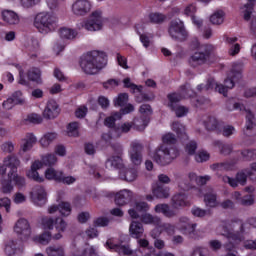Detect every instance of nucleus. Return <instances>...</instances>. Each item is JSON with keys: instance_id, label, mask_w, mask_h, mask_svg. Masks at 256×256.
<instances>
[{"instance_id": "obj_64", "label": "nucleus", "mask_w": 256, "mask_h": 256, "mask_svg": "<svg viewBox=\"0 0 256 256\" xmlns=\"http://www.w3.org/2000/svg\"><path fill=\"white\" fill-rule=\"evenodd\" d=\"M11 179L3 180L2 181V193L7 194L13 191V185H11Z\"/></svg>"}, {"instance_id": "obj_63", "label": "nucleus", "mask_w": 256, "mask_h": 256, "mask_svg": "<svg viewBox=\"0 0 256 256\" xmlns=\"http://www.w3.org/2000/svg\"><path fill=\"white\" fill-rule=\"evenodd\" d=\"M172 111H175L176 117H185V115L189 113V109H187L185 106H174Z\"/></svg>"}, {"instance_id": "obj_23", "label": "nucleus", "mask_w": 256, "mask_h": 256, "mask_svg": "<svg viewBox=\"0 0 256 256\" xmlns=\"http://www.w3.org/2000/svg\"><path fill=\"white\" fill-rule=\"evenodd\" d=\"M59 211L63 217H69L71 215V204L68 202H61L58 206L52 205L48 208V213L53 214Z\"/></svg>"}, {"instance_id": "obj_54", "label": "nucleus", "mask_w": 256, "mask_h": 256, "mask_svg": "<svg viewBox=\"0 0 256 256\" xmlns=\"http://www.w3.org/2000/svg\"><path fill=\"white\" fill-rule=\"evenodd\" d=\"M191 213L193 217H199L200 219H203V217H207L209 215V210L202 209L200 207L194 206L191 209Z\"/></svg>"}, {"instance_id": "obj_16", "label": "nucleus", "mask_w": 256, "mask_h": 256, "mask_svg": "<svg viewBox=\"0 0 256 256\" xmlns=\"http://www.w3.org/2000/svg\"><path fill=\"white\" fill-rule=\"evenodd\" d=\"M102 12L101 10H96L92 12L90 19L85 22L84 28L87 31H100L101 27H103L102 21Z\"/></svg>"}, {"instance_id": "obj_61", "label": "nucleus", "mask_w": 256, "mask_h": 256, "mask_svg": "<svg viewBox=\"0 0 256 256\" xmlns=\"http://www.w3.org/2000/svg\"><path fill=\"white\" fill-rule=\"evenodd\" d=\"M10 98H12L16 105H23V103H25V99L23 98V92L19 90L14 92Z\"/></svg>"}, {"instance_id": "obj_8", "label": "nucleus", "mask_w": 256, "mask_h": 256, "mask_svg": "<svg viewBox=\"0 0 256 256\" xmlns=\"http://www.w3.org/2000/svg\"><path fill=\"white\" fill-rule=\"evenodd\" d=\"M34 27L38 29L39 33H51L57 29V17L47 12H41L34 18Z\"/></svg>"}, {"instance_id": "obj_50", "label": "nucleus", "mask_w": 256, "mask_h": 256, "mask_svg": "<svg viewBox=\"0 0 256 256\" xmlns=\"http://www.w3.org/2000/svg\"><path fill=\"white\" fill-rule=\"evenodd\" d=\"M129 101V94L121 93L113 101L115 107H125V104Z\"/></svg>"}, {"instance_id": "obj_56", "label": "nucleus", "mask_w": 256, "mask_h": 256, "mask_svg": "<svg viewBox=\"0 0 256 256\" xmlns=\"http://www.w3.org/2000/svg\"><path fill=\"white\" fill-rule=\"evenodd\" d=\"M255 204V198H253V195L248 194L242 196V199L240 200L239 205H242L243 207H251V205Z\"/></svg>"}, {"instance_id": "obj_19", "label": "nucleus", "mask_w": 256, "mask_h": 256, "mask_svg": "<svg viewBox=\"0 0 256 256\" xmlns=\"http://www.w3.org/2000/svg\"><path fill=\"white\" fill-rule=\"evenodd\" d=\"M245 111H246V125L244 129V135H246V137H256L255 115H253V112H251V110H245Z\"/></svg>"}, {"instance_id": "obj_1", "label": "nucleus", "mask_w": 256, "mask_h": 256, "mask_svg": "<svg viewBox=\"0 0 256 256\" xmlns=\"http://www.w3.org/2000/svg\"><path fill=\"white\" fill-rule=\"evenodd\" d=\"M105 65H107V54L97 50L84 54L80 61V67L86 75H97Z\"/></svg>"}, {"instance_id": "obj_3", "label": "nucleus", "mask_w": 256, "mask_h": 256, "mask_svg": "<svg viewBox=\"0 0 256 256\" xmlns=\"http://www.w3.org/2000/svg\"><path fill=\"white\" fill-rule=\"evenodd\" d=\"M219 233L222 237L228 239V241H234V243H241L244 239L245 223L241 219H234L228 225H222L219 228Z\"/></svg>"}, {"instance_id": "obj_43", "label": "nucleus", "mask_w": 256, "mask_h": 256, "mask_svg": "<svg viewBox=\"0 0 256 256\" xmlns=\"http://www.w3.org/2000/svg\"><path fill=\"white\" fill-rule=\"evenodd\" d=\"M59 35L61 39H68L69 41H73V39L77 37V31L64 27L59 30Z\"/></svg>"}, {"instance_id": "obj_37", "label": "nucleus", "mask_w": 256, "mask_h": 256, "mask_svg": "<svg viewBox=\"0 0 256 256\" xmlns=\"http://www.w3.org/2000/svg\"><path fill=\"white\" fill-rule=\"evenodd\" d=\"M149 125V117L141 116L140 118H135L132 121V126L136 131H145V127Z\"/></svg>"}, {"instance_id": "obj_40", "label": "nucleus", "mask_w": 256, "mask_h": 256, "mask_svg": "<svg viewBox=\"0 0 256 256\" xmlns=\"http://www.w3.org/2000/svg\"><path fill=\"white\" fill-rule=\"evenodd\" d=\"M27 76L29 81H33L38 85H41V83H43V80L41 79V70L39 68H33L29 70Z\"/></svg>"}, {"instance_id": "obj_20", "label": "nucleus", "mask_w": 256, "mask_h": 256, "mask_svg": "<svg viewBox=\"0 0 256 256\" xmlns=\"http://www.w3.org/2000/svg\"><path fill=\"white\" fill-rule=\"evenodd\" d=\"M131 201H133V192H131V190L124 189L115 195V204L119 207L128 205Z\"/></svg>"}, {"instance_id": "obj_46", "label": "nucleus", "mask_w": 256, "mask_h": 256, "mask_svg": "<svg viewBox=\"0 0 256 256\" xmlns=\"http://www.w3.org/2000/svg\"><path fill=\"white\" fill-rule=\"evenodd\" d=\"M55 139H57V133H55V132L46 133L40 139V145L42 147H47L48 145H51V142L55 141Z\"/></svg>"}, {"instance_id": "obj_5", "label": "nucleus", "mask_w": 256, "mask_h": 256, "mask_svg": "<svg viewBox=\"0 0 256 256\" xmlns=\"http://www.w3.org/2000/svg\"><path fill=\"white\" fill-rule=\"evenodd\" d=\"M147 211H149V204L137 202L135 208L128 210V213L132 219H140L145 225H161V218L153 216Z\"/></svg>"}, {"instance_id": "obj_39", "label": "nucleus", "mask_w": 256, "mask_h": 256, "mask_svg": "<svg viewBox=\"0 0 256 256\" xmlns=\"http://www.w3.org/2000/svg\"><path fill=\"white\" fill-rule=\"evenodd\" d=\"M133 127V122H126L114 128V137H121L123 133H129Z\"/></svg>"}, {"instance_id": "obj_2", "label": "nucleus", "mask_w": 256, "mask_h": 256, "mask_svg": "<svg viewBox=\"0 0 256 256\" xmlns=\"http://www.w3.org/2000/svg\"><path fill=\"white\" fill-rule=\"evenodd\" d=\"M21 165V161L17 156L10 155L4 159V163L0 164V175H5L9 169L7 177L10 181H14L17 187H25V178L17 175V169Z\"/></svg>"}, {"instance_id": "obj_44", "label": "nucleus", "mask_w": 256, "mask_h": 256, "mask_svg": "<svg viewBox=\"0 0 256 256\" xmlns=\"http://www.w3.org/2000/svg\"><path fill=\"white\" fill-rule=\"evenodd\" d=\"M216 81L215 78H208L206 84H199L197 86V91L203 93V91H211L215 89Z\"/></svg>"}, {"instance_id": "obj_51", "label": "nucleus", "mask_w": 256, "mask_h": 256, "mask_svg": "<svg viewBox=\"0 0 256 256\" xmlns=\"http://www.w3.org/2000/svg\"><path fill=\"white\" fill-rule=\"evenodd\" d=\"M240 153L244 161H255L256 159V149H245Z\"/></svg>"}, {"instance_id": "obj_22", "label": "nucleus", "mask_w": 256, "mask_h": 256, "mask_svg": "<svg viewBox=\"0 0 256 256\" xmlns=\"http://www.w3.org/2000/svg\"><path fill=\"white\" fill-rule=\"evenodd\" d=\"M59 104L55 100H50L43 112L45 119H55L59 115Z\"/></svg>"}, {"instance_id": "obj_10", "label": "nucleus", "mask_w": 256, "mask_h": 256, "mask_svg": "<svg viewBox=\"0 0 256 256\" xmlns=\"http://www.w3.org/2000/svg\"><path fill=\"white\" fill-rule=\"evenodd\" d=\"M247 177L252 179V181L256 179V175L253 173V170L244 169L238 172L235 178H231L229 176H222V181L223 183H228L230 187L235 188L239 187V185H247Z\"/></svg>"}, {"instance_id": "obj_48", "label": "nucleus", "mask_w": 256, "mask_h": 256, "mask_svg": "<svg viewBox=\"0 0 256 256\" xmlns=\"http://www.w3.org/2000/svg\"><path fill=\"white\" fill-rule=\"evenodd\" d=\"M225 13L223 10H218L212 16H210V22L212 25H221L224 21Z\"/></svg>"}, {"instance_id": "obj_34", "label": "nucleus", "mask_w": 256, "mask_h": 256, "mask_svg": "<svg viewBox=\"0 0 256 256\" xmlns=\"http://www.w3.org/2000/svg\"><path fill=\"white\" fill-rule=\"evenodd\" d=\"M48 256H65V247L61 244H53L46 248Z\"/></svg>"}, {"instance_id": "obj_36", "label": "nucleus", "mask_w": 256, "mask_h": 256, "mask_svg": "<svg viewBox=\"0 0 256 256\" xmlns=\"http://www.w3.org/2000/svg\"><path fill=\"white\" fill-rule=\"evenodd\" d=\"M172 130L174 131V133L177 134L178 138L181 139L182 141H187L189 139V137L187 136V132H185V126L180 122H173Z\"/></svg>"}, {"instance_id": "obj_7", "label": "nucleus", "mask_w": 256, "mask_h": 256, "mask_svg": "<svg viewBox=\"0 0 256 256\" xmlns=\"http://www.w3.org/2000/svg\"><path fill=\"white\" fill-rule=\"evenodd\" d=\"M242 71L243 66L241 64H235L232 67L228 77L224 80V84H219L216 82L215 91L221 95H224V97H227V91H229V89H233V87H235V83H237V81L243 77L241 74Z\"/></svg>"}, {"instance_id": "obj_47", "label": "nucleus", "mask_w": 256, "mask_h": 256, "mask_svg": "<svg viewBox=\"0 0 256 256\" xmlns=\"http://www.w3.org/2000/svg\"><path fill=\"white\" fill-rule=\"evenodd\" d=\"M149 20L156 25H161V23H165L167 16H165V14L155 12L149 14Z\"/></svg>"}, {"instance_id": "obj_57", "label": "nucleus", "mask_w": 256, "mask_h": 256, "mask_svg": "<svg viewBox=\"0 0 256 256\" xmlns=\"http://www.w3.org/2000/svg\"><path fill=\"white\" fill-rule=\"evenodd\" d=\"M178 187L181 191H191V189H196L195 184H192L188 179L178 182Z\"/></svg>"}, {"instance_id": "obj_17", "label": "nucleus", "mask_w": 256, "mask_h": 256, "mask_svg": "<svg viewBox=\"0 0 256 256\" xmlns=\"http://www.w3.org/2000/svg\"><path fill=\"white\" fill-rule=\"evenodd\" d=\"M130 159L133 165L139 167L143 163V149L141 142L134 141L131 143Z\"/></svg>"}, {"instance_id": "obj_15", "label": "nucleus", "mask_w": 256, "mask_h": 256, "mask_svg": "<svg viewBox=\"0 0 256 256\" xmlns=\"http://www.w3.org/2000/svg\"><path fill=\"white\" fill-rule=\"evenodd\" d=\"M30 195L34 205L38 207H43L47 203V191L41 185L34 186Z\"/></svg>"}, {"instance_id": "obj_53", "label": "nucleus", "mask_w": 256, "mask_h": 256, "mask_svg": "<svg viewBox=\"0 0 256 256\" xmlns=\"http://www.w3.org/2000/svg\"><path fill=\"white\" fill-rule=\"evenodd\" d=\"M218 148L221 155H231L233 153V144L218 142Z\"/></svg>"}, {"instance_id": "obj_42", "label": "nucleus", "mask_w": 256, "mask_h": 256, "mask_svg": "<svg viewBox=\"0 0 256 256\" xmlns=\"http://www.w3.org/2000/svg\"><path fill=\"white\" fill-rule=\"evenodd\" d=\"M205 128L207 131H217L219 130V121L215 116H209L206 121H204Z\"/></svg>"}, {"instance_id": "obj_49", "label": "nucleus", "mask_w": 256, "mask_h": 256, "mask_svg": "<svg viewBox=\"0 0 256 256\" xmlns=\"http://www.w3.org/2000/svg\"><path fill=\"white\" fill-rule=\"evenodd\" d=\"M123 84L126 89H131L132 93H135V91L141 93V91H143V86H137L135 83L131 82V78L129 77L123 80Z\"/></svg>"}, {"instance_id": "obj_59", "label": "nucleus", "mask_w": 256, "mask_h": 256, "mask_svg": "<svg viewBox=\"0 0 256 256\" xmlns=\"http://www.w3.org/2000/svg\"><path fill=\"white\" fill-rule=\"evenodd\" d=\"M185 151L189 155H195V152L197 151V142L195 140H191L186 143Z\"/></svg>"}, {"instance_id": "obj_28", "label": "nucleus", "mask_w": 256, "mask_h": 256, "mask_svg": "<svg viewBox=\"0 0 256 256\" xmlns=\"http://www.w3.org/2000/svg\"><path fill=\"white\" fill-rule=\"evenodd\" d=\"M189 201H187V194L179 193L172 197V207L174 209H181V207H187Z\"/></svg>"}, {"instance_id": "obj_55", "label": "nucleus", "mask_w": 256, "mask_h": 256, "mask_svg": "<svg viewBox=\"0 0 256 256\" xmlns=\"http://www.w3.org/2000/svg\"><path fill=\"white\" fill-rule=\"evenodd\" d=\"M25 122L32 123L33 125H39L43 123V118L41 117V115L33 113L27 116Z\"/></svg>"}, {"instance_id": "obj_18", "label": "nucleus", "mask_w": 256, "mask_h": 256, "mask_svg": "<svg viewBox=\"0 0 256 256\" xmlns=\"http://www.w3.org/2000/svg\"><path fill=\"white\" fill-rule=\"evenodd\" d=\"M91 7V1L89 0H76L72 5V11L78 17H85L91 11Z\"/></svg>"}, {"instance_id": "obj_24", "label": "nucleus", "mask_w": 256, "mask_h": 256, "mask_svg": "<svg viewBox=\"0 0 256 256\" xmlns=\"http://www.w3.org/2000/svg\"><path fill=\"white\" fill-rule=\"evenodd\" d=\"M169 191V187L161 183H156L152 186V193L157 199H168L170 195Z\"/></svg>"}, {"instance_id": "obj_27", "label": "nucleus", "mask_w": 256, "mask_h": 256, "mask_svg": "<svg viewBox=\"0 0 256 256\" xmlns=\"http://www.w3.org/2000/svg\"><path fill=\"white\" fill-rule=\"evenodd\" d=\"M184 233L189 237V239H193L194 241L203 239V232L201 230H197V223H193L189 227H185Z\"/></svg>"}, {"instance_id": "obj_52", "label": "nucleus", "mask_w": 256, "mask_h": 256, "mask_svg": "<svg viewBox=\"0 0 256 256\" xmlns=\"http://www.w3.org/2000/svg\"><path fill=\"white\" fill-rule=\"evenodd\" d=\"M68 137H79V123L72 122L67 127Z\"/></svg>"}, {"instance_id": "obj_45", "label": "nucleus", "mask_w": 256, "mask_h": 256, "mask_svg": "<svg viewBox=\"0 0 256 256\" xmlns=\"http://www.w3.org/2000/svg\"><path fill=\"white\" fill-rule=\"evenodd\" d=\"M233 165L229 162H219L210 165L212 171H231Z\"/></svg>"}, {"instance_id": "obj_31", "label": "nucleus", "mask_w": 256, "mask_h": 256, "mask_svg": "<svg viewBox=\"0 0 256 256\" xmlns=\"http://www.w3.org/2000/svg\"><path fill=\"white\" fill-rule=\"evenodd\" d=\"M121 119V113L115 112L113 115L106 117L104 120L105 127H108L112 133H115L116 127H119V125L115 124V121H119Z\"/></svg>"}, {"instance_id": "obj_33", "label": "nucleus", "mask_w": 256, "mask_h": 256, "mask_svg": "<svg viewBox=\"0 0 256 256\" xmlns=\"http://www.w3.org/2000/svg\"><path fill=\"white\" fill-rule=\"evenodd\" d=\"M137 169L135 168H130L127 170H122L120 171L119 177L123 181H127L128 183H132V181H135L137 179Z\"/></svg>"}, {"instance_id": "obj_58", "label": "nucleus", "mask_w": 256, "mask_h": 256, "mask_svg": "<svg viewBox=\"0 0 256 256\" xmlns=\"http://www.w3.org/2000/svg\"><path fill=\"white\" fill-rule=\"evenodd\" d=\"M163 145H168L169 147H174L171 145H175L177 143V138H175V135L172 133H168L165 136H163Z\"/></svg>"}, {"instance_id": "obj_4", "label": "nucleus", "mask_w": 256, "mask_h": 256, "mask_svg": "<svg viewBox=\"0 0 256 256\" xmlns=\"http://www.w3.org/2000/svg\"><path fill=\"white\" fill-rule=\"evenodd\" d=\"M194 49H197L190 58L188 63L190 67H200V65H205L209 59H211V54L215 51V46L211 44H199V41H193Z\"/></svg>"}, {"instance_id": "obj_14", "label": "nucleus", "mask_w": 256, "mask_h": 256, "mask_svg": "<svg viewBox=\"0 0 256 256\" xmlns=\"http://www.w3.org/2000/svg\"><path fill=\"white\" fill-rule=\"evenodd\" d=\"M14 231L19 235L21 241H27L31 237V225L25 218H21L16 222Z\"/></svg>"}, {"instance_id": "obj_35", "label": "nucleus", "mask_w": 256, "mask_h": 256, "mask_svg": "<svg viewBox=\"0 0 256 256\" xmlns=\"http://www.w3.org/2000/svg\"><path fill=\"white\" fill-rule=\"evenodd\" d=\"M123 159L121 156H112L107 159L106 161V168L107 169H123Z\"/></svg>"}, {"instance_id": "obj_9", "label": "nucleus", "mask_w": 256, "mask_h": 256, "mask_svg": "<svg viewBox=\"0 0 256 256\" xmlns=\"http://www.w3.org/2000/svg\"><path fill=\"white\" fill-rule=\"evenodd\" d=\"M55 163H57V156H55V154H47L42 158V162L35 161L31 165V169L27 172V177H29V179H32L33 181H36V183H43V181H45V178H43V176H40L39 172L37 171H39V169H41L43 165H45L46 167H52V165H55Z\"/></svg>"}, {"instance_id": "obj_26", "label": "nucleus", "mask_w": 256, "mask_h": 256, "mask_svg": "<svg viewBox=\"0 0 256 256\" xmlns=\"http://www.w3.org/2000/svg\"><path fill=\"white\" fill-rule=\"evenodd\" d=\"M129 232L131 237L134 239H141L143 237V233H145V229L143 228V224L139 221H132L129 227Z\"/></svg>"}, {"instance_id": "obj_11", "label": "nucleus", "mask_w": 256, "mask_h": 256, "mask_svg": "<svg viewBox=\"0 0 256 256\" xmlns=\"http://www.w3.org/2000/svg\"><path fill=\"white\" fill-rule=\"evenodd\" d=\"M255 5L256 0H244L242 13L244 21H251L250 33L256 39V17L253 16V13H255Z\"/></svg>"}, {"instance_id": "obj_29", "label": "nucleus", "mask_w": 256, "mask_h": 256, "mask_svg": "<svg viewBox=\"0 0 256 256\" xmlns=\"http://www.w3.org/2000/svg\"><path fill=\"white\" fill-rule=\"evenodd\" d=\"M2 19L7 25H18L19 23V15L13 10L2 11Z\"/></svg>"}, {"instance_id": "obj_25", "label": "nucleus", "mask_w": 256, "mask_h": 256, "mask_svg": "<svg viewBox=\"0 0 256 256\" xmlns=\"http://www.w3.org/2000/svg\"><path fill=\"white\" fill-rule=\"evenodd\" d=\"M155 213H162L164 217L168 219H173V217H177V211L171 209L169 204H157L154 208Z\"/></svg>"}, {"instance_id": "obj_30", "label": "nucleus", "mask_w": 256, "mask_h": 256, "mask_svg": "<svg viewBox=\"0 0 256 256\" xmlns=\"http://www.w3.org/2000/svg\"><path fill=\"white\" fill-rule=\"evenodd\" d=\"M63 173L64 172L61 170H56L55 168L50 167L45 171V178L48 179V181H56V183H61Z\"/></svg>"}, {"instance_id": "obj_62", "label": "nucleus", "mask_w": 256, "mask_h": 256, "mask_svg": "<svg viewBox=\"0 0 256 256\" xmlns=\"http://www.w3.org/2000/svg\"><path fill=\"white\" fill-rule=\"evenodd\" d=\"M190 256H209L207 254V249L203 246H195L192 249V253Z\"/></svg>"}, {"instance_id": "obj_21", "label": "nucleus", "mask_w": 256, "mask_h": 256, "mask_svg": "<svg viewBox=\"0 0 256 256\" xmlns=\"http://www.w3.org/2000/svg\"><path fill=\"white\" fill-rule=\"evenodd\" d=\"M106 247L112 249L113 251H116V253H119V255H123V256L133 255V250L127 244H124V245L115 244L111 242V240H108L106 242Z\"/></svg>"}, {"instance_id": "obj_6", "label": "nucleus", "mask_w": 256, "mask_h": 256, "mask_svg": "<svg viewBox=\"0 0 256 256\" xmlns=\"http://www.w3.org/2000/svg\"><path fill=\"white\" fill-rule=\"evenodd\" d=\"M178 156L179 150L177 148L161 145L154 151L152 159L157 165L165 167V165H170L173 159H177Z\"/></svg>"}, {"instance_id": "obj_32", "label": "nucleus", "mask_w": 256, "mask_h": 256, "mask_svg": "<svg viewBox=\"0 0 256 256\" xmlns=\"http://www.w3.org/2000/svg\"><path fill=\"white\" fill-rule=\"evenodd\" d=\"M204 202L207 207H217V192L213 188H208L204 195Z\"/></svg>"}, {"instance_id": "obj_60", "label": "nucleus", "mask_w": 256, "mask_h": 256, "mask_svg": "<svg viewBox=\"0 0 256 256\" xmlns=\"http://www.w3.org/2000/svg\"><path fill=\"white\" fill-rule=\"evenodd\" d=\"M54 225L55 229L59 232H65L67 230V222H65V220H63L62 218H56Z\"/></svg>"}, {"instance_id": "obj_12", "label": "nucleus", "mask_w": 256, "mask_h": 256, "mask_svg": "<svg viewBox=\"0 0 256 256\" xmlns=\"http://www.w3.org/2000/svg\"><path fill=\"white\" fill-rule=\"evenodd\" d=\"M168 33L175 41H185L187 39L185 24L179 19H175L170 22Z\"/></svg>"}, {"instance_id": "obj_38", "label": "nucleus", "mask_w": 256, "mask_h": 256, "mask_svg": "<svg viewBox=\"0 0 256 256\" xmlns=\"http://www.w3.org/2000/svg\"><path fill=\"white\" fill-rule=\"evenodd\" d=\"M35 143H37L35 135L27 134L26 138L23 140V144L21 145V151H23V153H27V151L33 148Z\"/></svg>"}, {"instance_id": "obj_41", "label": "nucleus", "mask_w": 256, "mask_h": 256, "mask_svg": "<svg viewBox=\"0 0 256 256\" xmlns=\"http://www.w3.org/2000/svg\"><path fill=\"white\" fill-rule=\"evenodd\" d=\"M137 243H138V253L143 255L144 253H147L148 251H151V249H154L153 246L149 244V240L145 238H137Z\"/></svg>"}, {"instance_id": "obj_13", "label": "nucleus", "mask_w": 256, "mask_h": 256, "mask_svg": "<svg viewBox=\"0 0 256 256\" xmlns=\"http://www.w3.org/2000/svg\"><path fill=\"white\" fill-rule=\"evenodd\" d=\"M180 89V93H172L168 95V100L170 101L169 107H171V109H175L183 97H195L196 95L195 91L189 90V85L187 84L181 86Z\"/></svg>"}]
</instances>
